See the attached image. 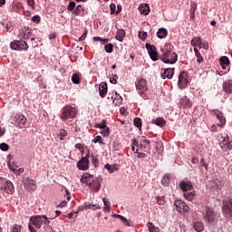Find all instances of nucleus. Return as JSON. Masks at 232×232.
I'll return each instance as SVG.
<instances>
[{"mask_svg": "<svg viewBox=\"0 0 232 232\" xmlns=\"http://www.w3.org/2000/svg\"><path fill=\"white\" fill-rule=\"evenodd\" d=\"M81 183L89 186L92 193H97L99 189H101V184H102V177H93V175L90 173H84L81 177Z\"/></svg>", "mask_w": 232, "mask_h": 232, "instance_id": "nucleus-1", "label": "nucleus"}, {"mask_svg": "<svg viewBox=\"0 0 232 232\" xmlns=\"http://www.w3.org/2000/svg\"><path fill=\"white\" fill-rule=\"evenodd\" d=\"M30 224H33L37 229H41V226L43 224L44 226H48L50 224V220L46 215H36V216H32L29 218Z\"/></svg>", "mask_w": 232, "mask_h": 232, "instance_id": "nucleus-2", "label": "nucleus"}, {"mask_svg": "<svg viewBox=\"0 0 232 232\" xmlns=\"http://www.w3.org/2000/svg\"><path fill=\"white\" fill-rule=\"evenodd\" d=\"M0 189L4 193H7V195H14L15 192V187H14V183L4 177H0Z\"/></svg>", "mask_w": 232, "mask_h": 232, "instance_id": "nucleus-3", "label": "nucleus"}, {"mask_svg": "<svg viewBox=\"0 0 232 232\" xmlns=\"http://www.w3.org/2000/svg\"><path fill=\"white\" fill-rule=\"evenodd\" d=\"M135 84L139 95H140L144 101H148V94H146V92H148V82L146 79L140 78L136 82Z\"/></svg>", "mask_w": 232, "mask_h": 232, "instance_id": "nucleus-4", "label": "nucleus"}, {"mask_svg": "<svg viewBox=\"0 0 232 232\" xmlns=\"http://www.w3.org/2000/svg\"><path fill=\"white\" fill-rule=\"evenodd\" d=\"M26 116L22 113H16L14 116L12 117L11 124L14 126H18V128L23 129L26 128Z\"/></svg>", "mask_w": 232, "mask_h": 232, "instance_id": "nucleus-5", "label": "nucleus"}, {"mask_svg": "<svg viewBox=\"0 0 232 232\" xmlns=\"http://www.w3.org/2000/svg\"><path fill=\"white\" fill-rule=\"evenodd\" d=\"M77 115V110L70 105L63 107L61 119L63 121H68V119H73Z\"/></svg>", "mask_w": 232, "mask_h": 232, "instance_id": "nucleus-6", "label": "nucleus"}, {"mask_svg": "<svg viewBox=\"0 0 232 232\" xmlns=\"http://www.w3.org/2000/svg\"><path fill=\"white\" fill-rule=\"evenodd\" d=\"M203 219L205 222H208V224H213V222L217 220V213L213 211V208L206 207L205 212L203 213Z\"/></svg>", "mask_w": 232, "mask_h": 232, "instance_id": "nucleus-7", "label": "nucleus"}, {"mask_svg": "<svg viewBox=\"0 0 232 232\" xmlns=\"http://www.w3.org/2000/svg\"><path fill=\"white\" fill-rule=\"evenodd\" d=\"M10 46L12 50H18V52H21L22 50H28V44L26 41L23 40L11 42Z\"/></svg>", "mask_w": 232, "mask_h": 232, "instance_id": "nucleus-8", "label": "nucleus"}, {"mask_svg": "<svg viewBox=\"0 0 232 232\" xmlns=\"http://www.w3.org/2000/svg\"><path fill=\"white\" fill-rule=\"evenodd\" d=\"M170 55H171V51H167L163 54L161 61L165 64H175V63H177V60L179 59V55L176 53H173V59H169Z\"/></svg>", "mask_w": 232, "mask_h": 232, "instance_id": "nucleus-9", "label": "nucleus"}, {"mask_svg": "<svg viewBox=\"0 0 232 232\" xmlns=\"http://www.w3.org/2000/svg\"><path fill=\"white\" fill-rule=\"evenodd\" d=\"M90 151L86 154L85 157L82 158L77 163L78 169H81L82 171H86L88 169L90 165Z\"/></svg>", "mask_w": 232, "mask_h": 232, "instance_id": "nucleus-10", "label": "nucleus"}, {"mask_svg": "<svg viewBox=\"0 0 232 232\" xmlns=\"http://www.w3.org/2000/svg\"><path fill=\"white\" fill-rule=\"evenodd\" d=\"M151 142L149 140H145V139H140V148H138V150H140V151H144L146 153H149V155H151Z\"/></svg>", "mask_w": 232, "mask_h": 232, "instance_id": "nucleus-11", "label": "nucleus"}, {"mask_svg": "<svg viewBox=\"0 0 232 232\" xmlns=\"http://www.w3.org/2000/svg\"><path fill=\"white\" fill-rule=\"evenodd\" d=\"M174 206L176 207L177 211L179 213H188L189 211V207L186 202L182 201L181 199H178L174 202Z\"/></svg>", "mask_w": 232, "mask_h": 232, "instance_id": "nucleus-12", "label": "nucleus"}, {"mask_svg": "<svg viewBox=\"0 0 232 232\" xmlns=\"http://www.w3.org/2000/svg\"><path fill=\"white\" fill-rule=\"evenodd\" d=\"M222 211L225 215V217H232V200H226L223 201V207H222Z\"/></svg>", "mask_w": 232, "mask_h": 232, "instance_id": "nucleus-13", "label": "nucleus"}, {"mask_svg": "<svg viewBox=\"0 0 232 232\" xmlns=\"http://www.w3.org/2000/svg\"><path fill=\"white\" fill-rule=\"evenodd\" d=\"M145 47L148 50L151 61H159V53H157V48L150 44H146Z\"/></svg>", "mask_w": 232, "mask_h": 232, "instance_id": "nucleus-14", "label": "nucleus"}, {"mask_svg": "<svg viewBox=\"0 0 232 232\" xmlns=\"http://www.w3.org/2000/svg\"><path fill=\"white\" fill-rule=\"evenodd\" d=\"M220 148L223 150H232L231 143L229 142V136L224 135L219 139Z\"/></svg>", "mask_w": 232, "mask_h": 232, "instance_id": "nucleus-15", "label": "nucleus"}, {"mask_svg": "<svg viewBox=\"0 0 232 232\" xmlns=\"http://www.w3.org/2000/svg\"><path fill=\"white\" fill-rule=\"evenodd\" d=\"M188 82H189L188 81V74L185 72L179 73L178 86L181 89L186 88Z\"/></svg>", "mask_w": 232, "mask_h": 232, "instance_id": "nucleus-16", "label": "nucleus"}, {"mask_svg": "<svg viewBox=\"0 0 232 232\" xmlns=\"http://www.w3.org/2000/svg\"><path fill=\"white\" fill-rule=\"evenodd\" d=\"M213 115H215L217 117V119H218L219 123L218 125H219L221 128L224 124H226V117H224V113H222V111H218V110H214L212 111Z\"/></svg>", "mask_w": 232, "mask_h": 232, "instance_id": "nucleus-17", "label": "nucleus"}, {"mask_svg": "<svg viewBox=\"0 0 232 232\" xmlns=\"http://www.w3.org/2000/svg\"><path fill=\"white\" fill-rule=\"evenodd\" d=\"M174 74H175V68H167L161 73V78L162 79H172Z\"/></svg>", "mask_w": 232, "mask_h": 232, "instance_id": "nucleus-18", "label": "nucleus"}, {"mask_svg": "<svg viewBox=\"0 0 232 232\" xmlns=\"http://www.w3.org/2000/svg\"><path fill=\"white\" fill-rule=\"evenodd\" d=\"M179 188L182 191L185 193H188V191H191L193 189V185L191 184V181L186 182V181H181L179 183Z\"/></svg>", "mask_w": 232, "mask_h": 232, "instance_id": "nucleus-19", "label": "nucleus"}, {"mask_svg": "<svg viewBox=\"0 0 232 232\" xmlns=\"http://www.w3.org/2000/svg\"><path fill=\"white\" fill-rule=\"evenodd\" d=\"M30 35H32V29L27 27L20 32L18 37H20V39H24V41H26L27 39H30Z\"/></svg>", "mask_w": 232, "mask_h": 232, "instance_id": "nucleus-20", "label": "nucleus"}, {"mask_svg": "<svg viewBox=\"0 0 232 232\" xmlns=\"http://www.w3.org/2000/svg\"><path fill=\"white\" fill-rule=\"evenodd\" d=\"M25 188L28 191H35L37 189V183H35V180L27 178Z\"/></svg>", "mask_w": 232, "mask_h": 232, "instance_id": "nucleus-21", "label": "nucleus"}, {"mask_svg": "<svg viewBox=\"0 0 232 232\" xmlns=\"http://www.w3.org/2000/svg\"><path fill=\"white\" fill-rule=\"evenodd\" d=\"M208 188H216V189H220V188H222V184L220 183V179H214L208 181Z\"/></svg>", "mask_w": 232, "mask_h": 232, "instance_id": "nucleus-22", "label": "nucleus"}, {"mask_svg": "<svg viewBox=\"0 0 232 232\" xmlns=\"http://www.w3.org/2000/svg\"><path fill=\"white\" fill-rule=\"evenodd\" d=\"M223 92H225V93H232V80L223 82Z\"/></svg>", "mask_w": 232, "mask_h": 232, "instance_id": "nucleus-23", "label": "nucleus"}, {"mask_svg": "<svg viewBox=\"0 0 232 232\" xmlns=\"http://www.w3.org/2000/svg\"><path fill=\"white\" fill-rule=\"evenodd\" d=\"M124 37H126V31L123 29H118L115 36L116 41L122 43L124 41Z\"/></svg>", "mask_w": 232, "mask_h": 232, "instance_id": "nucleus-24", "label": "nucleus"}, {"mask_svg": "<svg viewBox=\"0 0 232 232\" xmlns=\"http://www.w3.org/2000/svg\"><path fill=\"white\" fill-rule=\"evenodd\" d=\"M139 12L142 15H148L150 14V5L148 4H141L139 6Z\"/></svg>", "mask_w": 232, "mask_h": 232, "instance_id": "nucleus-25", "label": "nucleus"}, {"mask_svg": "<svg viewBox=\"0 0 232 232\" xmlns=\"http://www.w3.org/2000/svg\"><path fill=\"white\" fill-rule=\"evenodd\" d=\"M99 92L101 97H106V93H108V84L102 82L99 87Z\"/></svg>", "mask_w": 232, "mask_h": 232, "instance_id": "nucleus-26", "label": "nucleus"}, {"mask_svg": "<svg viewBox=\"0 0 232 232\" xmlns=\"http://www.w3.org/2000/svg\"><path fill=\"white\" fill-rule=\"evenodd\" d=\"M105 169H107L109 173H115V171H119V166H117V164L110 165V163H107Z\"/></svg>", "mask_w": 232, "mask_h": 232, "instance_id": "nucleus-27", "label": "nucleus"}, {"mask_svg": "<svg viewBox=\"0 0 232 232\" xmlns=\"http://www.w3.org/2000/svg\"><path fill=\"white\" fill-rule=\"evenodd\" d=\"M157 37L159 39H164L165 37H168V30L164 28H160L157 32Z\"/></svg>", "mask_w": 232, "mask_h": 232, "instance_id": "nucleus-28", "label": "nucleus"}, {"mask_svg": "<svg viewBox=\"0 0 232 232\" xmlns=\"http://www.w3.org/2000/svg\"><path fill=\"white\" fill-rule=\"evenodd\" d=\"M180 102H181V106H183L184 108H191V106H193V104L191 103V101H189L188 97L182 98Z\"/></svg>", "mask_w": 232, "mask_h": 232, "instance_id": "nucleus-29", "label": "nucleus"}, {"mask_svg": "<svg viewBox=\"0 0 232 232\" xmlns=\"http://www.w3.org/2000/svg\"><path fill=\"white\" fill-rule=\"evenodd\" d=\"M102 202L104 204L103 211L105 213L110 212V209H111V204L110 203V201L108 199H106V198H103Z\"/></svg>", "mask_w": 232, "mask_h": 232, "instance_id": "nucleus-30", "label": "nucleus"}, {"mask_svg": "<svg viewBox=\"0 0 232 232\" xmlns=\"http://www.w3.org/2000/svg\"><path fill=\"white\" fill-rule=\"evenodd\" d=\"M183 196L189 202H193V200H195V192H184Z\"/></svg>", "mask_w": 232, "mask_h": 232, "instance_id": "nucleus-31", "label": "nucleus"}, {"mask_svg": "<svg viewBox=\"0 0 232 232\" xmlns=\"http://www.w3.org/2000/svg\"><path fill=\"white\" fill-rule=\"evenodd\" d=\"M115 97L113 98V96L111 97V99H113L112 102L115 106L121 104V102H122V97L121 95H119L117 92H115Z\"/></svg>", "mask_w": 232, "mask_h": 232, "instance_id": "nucleus-32", "label": "nucleus"}, {"mask_svg": "<svg viewBox=\"0 0 232 232\" xmlns=\"http://www.w3.org/2000/svg\"><path fill=\"white\" fill-rule=\"evenodd\" d=\"M147 227L150 232H160V229H159V227H155V225H153V223H151V222L147 223Z\"/></svg>", "mask_w": 232, "mask_h": 232, "instance_id": "nucleus-33", "label": "nucleus"}, {"mask_svg": "<svg viewBox=\"0 0 232 232\" xmlns=\"http://www.w3.org/2000/svg\"><path fill=\"white\" fill-rule=\"evenodd\" d=\"M194 229L195 231H198V232L204 231V223L202 222L194 223Z\"/></svg>", "mask_w": 232, "mask_h": 232, "instance_id": "nucleus-34", "label": "nucleus"}, {"mask_svg": "<svg viewBox=\"0 0 232 232\" xmlns=\"http://www.w3.org/2000/svg\"><path fill=\"white\" fill-rule=\"evenodd\" d=\"M154 124H156V126H160V128H162V126L166 124V121L162 118H158L154 120Z\"/></svg>", "mask_w": 232, "mask_h": 232, "instance_id": "nucleus-35", "label": "nucleus"}, {"mask_svg": "<svg viewBox=\"0 0 232 232\" xmlns=\"http://www.w3.org/2000/svg\"><path fill=\"white\" fill-rule=\"evenodd\" d=\"M134 126L140 130L142 128V120L140 118H134Z\"/></svg>", "mask_w": 232, "mask_h": 232, "instance_id": "nucleus-36", "label": "nucleus"}, {"mask_svg": "<svg viewBox=\"0 0 232 232\" xmlns=\"http://www.w3.org/2000/svg\"><path fill=\"white\" fill-rule=\"evenodd\" d=\"M68 135V131L66 130H60L58 132V136L60 137V140H64V138Z\"/></svg>", "mask_w": 232, "mask_h": 232, "instance_id": "nucleus-37", "label": "nucleus"}, {"mask_svg": "<svg viewBox=\"0 0 232 232\" xmlns=\"http://www.w3.org/2000/svg\"><path fill=\"white\" fill-rule=\"evenodd\" d=\"M194 52L196 53V57L198 59V63H202V61H204V58H202V54L200 53V52L198 51V49H197V47L194 48Z\"/></svg>", "mask_w": 232, "mask_h": 232, "instance_id": "nucleus-38", "label": "nucleus"}, {"mask_svg": "<svg viewBox=\"0 0 232 232\" xmlns=\"http://www.w3.org/2000/svg\"><path fill=\"white\" fill-rule=\"evenodd\" d=\"M201 42H202L201 37H196L191 40V46H198Z\"/></svg>", "mask_w": 232, "mask_h": 232, "instance_id": "nucleus-39", "label": "nucleus"}, {"mask_svg": "<svg viewBox=\"0 0 232 232\" xmlns=\"http://www.w3.org/2000/svg\"><path fill=\"white\" fill-rule=\"evenodd\" d=\"M140 151V149H137L135 153H137V157L138 159H146V157H148V155H150V153H144V152H139Z\"/></svg>", "mask_w": 232, "mask_h": 232, "instance_id": "nucleus-40", "label": "nucleus"}, {"mask_svg": "<svg viewBox=\"0 0 232 232\" xmlns=\"http://www.w3.org/2000/svg\"><path fill=\"white\" fill-rule=\"evenodd\" d=\"M169 175H165L162 179H161V184L162 186H169Z\"/></svg>", "mask_w": 232, "mask_h": 232, "instance_id": "nucleus-41", "label": "nucleus"}, {"mask_svg": "<svg viewBox=\"0 0 232 232\" xmlns=\"http://www.w3.org/2000/svg\"><path fill=\"white\" fill-rule=\"evenodd\" d=\"M219 63H220V64L229 66V58H227V56H222L219 59Z\"/></svg>", "mask_w": 232, "mask_h": 232, "instance_id": "nucleus-42", "label": "nucleus"}, {"mask_svg": "<svg viewBox=\"0 0 232 232\" xmlns=\"http://www.w3.org/2000/svg\"><path fill=\"white\" fill-rule=\"evenodd\" d=\"M104 50L107 53H111L113 52V44H107L104 46Z\"/></svg>", "mask_w": 232, "mask_h": 232, "instance_id": "nucleus-43", "label": "nucleus"}, {"mask_svg": "<svg viewBox=\"0 0 232 232\" xmlns=\"http://www.w3.org/2000/svg\"><path fill=\"white\" fill-rule=\"evenodd\" d=\"M101 133L103 137H110V128L104 127L102 129Z\"/></svg>", "mask_w": 232, "mask_h": 232, "instance_id": "nucleus-44", "label": "nucleus"}, {"mask_svg": "<svg viewBox=\"0 0 232 232\" xmlns=\"http://www.w3.org/2000/svg\"><path fill=\"white\" fill-rule=\"evenodd\" d=\"M72 81L73 84H79V82H81V79L79 78V75L76 73L72 74Z\"/></svg>", "mask_w": 232, "mask_h": 232, "instance_id": "nucleus-45", "label": "nucleus"}, {"mask_svg": "<svg viewBox=\"0 0 232 232\" xmlns=\"http://www.w3.org/2000/svg\"><path fill=\"white\" fill-rule=\"evenodd\" d=\"M106 127V120H102V122L95 124V128H99L100 130H103Z\"/></svg>", "mask_w": 232, "mask_h": 232, "instance_id": "nucleus-46", "label": "nucleus"}, {"mask_svg": "<svg viewBox=\"0 0 232 232\" xmlns=\"http://www.w3.org/2000/svg\"><path fill=\"white\" fill-rule=\"evenodd\" d=\"M81 12H82V5H77L73 11L74 15H81Z\"/></svg>", "mask_w": 232, "mask_h": 232, "instance_id": "nucleus-47", "label": "nucleus"}, {"mask_svg": "<svg viewBox=\"0 0 232 232\" xmlns=\"http://www.w3.org/2000/svg\"><path fill=\"white\" fill-rule=\"evenodd\" d=\"M139 37L140 39H141V41H146L147 37H148V33L142 31V32H139Z\"/></svg>", "mask_w": 232, "mask_h": 232, "instance_id": "nucleus-48", "label": "nucleus"}, {"mask_svg": "<svg viewBox=\"0 0 232 232\" xmlns=\"http://www.w3.org/2000/svg\"><path fill=\"white\" fill-rule=\"evenodd\" d=\"M102 207L99 204L96 205H87V209H92L93 211H95V209H101Z\"/></svg>", "mask_w": 232, "mask_h": 232, "instance_id": "nucleus-49", "label": "nucleus"}, {"mask_svg": "<svg viewBox=\"0 0 232 232\" xmlns=\"http://www.w3.org/2000/svg\"><path fill=\"white\" fill-rule=\"evenodd\" d=\"M198 168H205L208 170V163H206L204 158H201Z\"/></svg>", "mask_w": 232, "mask_h": 232, "instance_id": "nucleus-50", "label": "nucleus"}, {"mask_svg": "<svg viewBox=\"0 0 232 232\" xmlns=\"http://www.w3.org/2000/svg\"><path fill=\"white\" fill-rule=\"evenodd\" d=\"M93 142L94 144H97V142L99 144H104V142H102V137L101 136H96L94 139H93Z\"/></svg>", "mask_w": 232, "mask_h": 232, "instance_id": "nucleus-51", "label": "nucleus"}, {"mask_svg": "<svg viewBox=\"0 0 232 232\" xmlns=\"http://www.w3.org/2000/svg\"><path fill=\"white\" fill-rule=\"evenodd\" d=\"M88 35V29L85 28L83 34H82V36H80L78 38V41L81 42V41H84V39H86V36Z\"/></svg>", "mask_w": 232, "mask_h": 232, "instance_id": "nucleus-52", "label": "nucleus"}, {"mask_svg": "<svg viewBox=\"0 0 232 232\" xmlns=\"http://www.w3.org/2000/svg\"><path fill=\"white\" fill-rule=\"evenodd\" d=\"M11 232H21V225H14Z\"/></svg>", "mask_w": 232, "mask_h": 232, "instance_id": "nucleus-53", "label": "nucleus"}, {"mask_svg": "<svg viewBox=\"0 0 232 232\" xmlns=\"http://www.w3.org/2000/svg\"><path fill=\"white\" fill-rule=\"evenodd\" d=\"M118 79H119V76H117V74H112V76L110 78V82L111 84H115Z\"/></svg>", "mask_w": 232, "mask_h": 232, "instance_id": "nucleus-54", "label": "nucleus"}, {"mask_svg": "<svg viewBox=\"0 0 232 232\" xmlns=\"http://www.w3.org/2000/svg\"><path fill=\"white\" fill-rule=\"evenodd\" d=\"M0 150H1L2 151H8V150H9L8 144H6V143H1V144H0Z\"/></svg>", "mask_w": 232, "mask_h": 232, "instance_id": "nucleus-55", "label": "nucleus"}, {"mask_svg": "<svg viewBox=\"0 0 232 232\" xmlns=\"http://www.w3.org/2000/svg\"><path fill=\"white\" fill-rule=\"evenodd\" d=\"M67 10H69V12H72V10H75V2H70Z\"/></svg>", "mask_w": 232, "mask_h": 232, "instance_id": "nucleus-56", "label": "nucleus"}, {"mask_svg": "<svg viewBox=\"0 0 232 232\" xmlns=\"http://www.w3.org/2000/svg\"><path fill=\"white\" fill-rule=\"evenodd\" d=\"M190 12H192V13L197 12V3L191 2V4H190Z\"/></svg>", "mask_w": 232, "mask_h": 232, "instance_id": "nucleus-57", "label": "nucleus"}, {"mask_svg": "<svg viewBox=\"0 0 232 232\" xmlns=\"http://www.w3.org/2000/svg\"><path fill=\"white\" fill-rule=\"evenodd\" d=\"M122 224H124V226H127V227H131V221L128 220L126 218H124L122 220H121Z\"/></svg>", "mask_w": 232, "mask_h": 232, "instance_id": "nucleus-58", "label": "nucleus"}, {"mask_svg": "<svg viewBox=\"0 0 232 232\" xmlns=\"http://www.w3.org/2000/svg\"><path fill=\"white\" fill-rule=\"evenodd\" d=\"M140 141L139 140H137L136 139H133L132 140H131V145L132 146H136V148H140V143H139Z\"/></svg>", "mask_w": 232, "mask_h": 232, "instance_id": "nucleus-59", "label": "nucleus"}, {"mask_svg": "<svg viewBox=\"0 0 232 232\" xmlns=\"http://www.w3.org/2000/svg\"><path fill=\"white\" fill-rule=\"evenodd\" d=\"M33 23H41V16L39 15H34L32 17Z\"/></svg>", "mask_w": 232, "mask_h": 232, "instance_id": "nucleus-60", "label": "nucleus"}, {"mask_svg": "<svg viewBox=\"0 0 232 232\" xmlns=\"http://www.w3.org/2000/svg\"><path fill=\"white\" fill-rule=\"evenodd\" d=\"M198 48H203V50H208L209 48V45L208 44L200 43L198 45Z\"/></svg>", "mask_w": 232, "mask_h": 232, "instance_id": "nucleus-61", "label": "nucleus"}, {"mask_svg": "<svg viewBox=\"0 0 232 232\" xmlns=\"http://www.w3.org/2000/svg\"><path fill=\"white\" fill-rule=\"evenodd\" d=\"M15 175H22V173H24V168H20V169H16V170H14Z\"/></svg>", "mask_w": 232, "mask_h": 232, "instance_id": "nucleus-62", "label": "nucleus"}, {"mask_svg": "<svg viewBox=\"0 0 232 232\" xmlns=\"http://www.w3.org/2000/svg\"><path fill=\"white\" fill-rule=\"evenodd\" d=\"M110 8H111V14H115V10H116L115 4H111Z\"/></svg>", "mask_w": 232, "mask_h": 232, "instance_id": "nucleus-63", "label": "nucleus"}, {"mask_svg": "<svg viewBox=\"0 0 232 232\" xmlns=\"http://www.w3.org/2000/svg\"><path fill=\"white\" fill-rule=\"evenodd\" d=\"M28 229L30 232H37V230H35V228L30 223L28 224Z\"/></svg>", "mask_w": 232, "mask_h": 232, "instance_id": "nucleus-64", "label": "nucleus"}]
</instances>
